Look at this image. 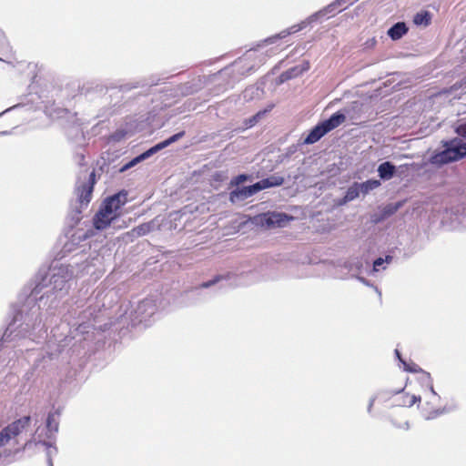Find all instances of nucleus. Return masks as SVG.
Here are the masks:
<instances>
[{"label":"nucleus","mask_w":466,"mask_h":466,"mask_svg":"<svg viewBox=\"0 0 466 466\" xmlns=\"http://www.w3.org/2000/svg\"><path fill=\"white\" fill-rule=\"evenodd\" d=\"M30 416H24L8 424L0 431V447L5 446L13 438L18 436L30 424Z\"/></svg>","instance_id":"obj_3"},{"label":"nucleus","mask_w":466,"mask_h":466,"mask_svg":"<svg viewBox=\"0 0 466 466\" xmlns=\"http://www.w3.org/2000/svg\"><path fill=\"white\" fill-rule=\"evenodd\" d=\"M379 175L382 179H390L395 173V166L390 162H384L379 166Z\"/></svg>","instance_id":"obj_15"},{"label":"nucleus","mask_w":466,"mask_h":466,"mask_svg":"<svg viewBox=\"0 0 466 466\" xmlns=\"http://www.w3.org/2000/svg\"><path fill=\"white\" fill-rule=\"evenodd\" d=\"M400 207V204H396L394 206L389 205L385 208V213L391 215V214L395 213L399 209Z\"/></svg>","instance_id":"obj_27"},{"label":"nucleus","mask_w":466,"mask_h":466,"mask_svg":"<svg viewBox=\"0 0 466 466\" xmlns=\"http://www.w3.org/2000/svg\"><path fill=\"white\" fill-rule=\"evenodd\" d=\"M408 32V27L403 22H399L388 30V35L392 40L400 39Z\"/></svg>","instance_id":"obj_14"},{"label":"nucleus","mask_w":466,"mask_h":466,"mask_svg":"<svg viewBox=\"0 0 466 466\" xmlns=\"http://www.w3.org/2000/svg\"><path fill=\"white\" fill-rule=\"evenodd\" d=\"M328 132L322 122L314 127L307 137L304 139L305 144H314L324 137Z\"/></svg>","instance_id":"obj_10"},{"label":"nucleus","mask_w":466,"mask_h":466,"mask_svg":"<svg viewBox=\"0 0 466 466\" xmlns=\"http://www.w3.org/2000/svg\"><path fill=\"white\" fill-rule=\"evenodd\" d=\"M258 187L257 183L248 187H243L242 188H237L231 191L229 194L230 201L235 202L236 200H242L253 196L254 194L259 191L258 187Z\"/></svg>","instance_id":"obj_9"},{"label":"nucleus","mask_w":466,"mask_h":466,"mask_svg":"<svg viewBox=\"0 0 466 466\" xmlns=\"http://www.w3.org/2000/svg\"><path fill=\"white\" fill-rule=\"evenodd\" d=\"M360 191V184L355 183L353 186L349 187L345 195L346 201H351L359 197Z\"/></svg>","instance_id":"obj_19"},{"label":"nucleus","mask_w":466,"mask_h":466,"mask_svg":"<svg viewBox=\"0 0 466 466\" xmlns=\"http://www.w3.org/2000/svg\"><path fill=\"white\" fill-rule=\"evenodd\" d=\"M291 218L284 213L267 212L249 218L246 222L249 221L256 227L268 229L283 227Z\"/></svg>","instance_id":"obj_2"},{"label":"nucleus","mask_w":466,"mask_h":466,"mask_svg":"<svg viewBox=\"0 0 466 466\" xmlns=\"http://www.w3.org/2000/svg\"><path fill=\"white\" fill-rule=\"evenodd\" d=\"M263 114H264L263 112L259 111L256 115H254L252 117L246 119L245 126L247 127H253L254 125H256L258 123V121L259 120V118L262 116Z\"/></svg>","instance_id":"obj_22"},{"label":"nucleus","mask_w":466,"mask_h":466,"mask_svg":"<svg viewBox=\"0 0 466 466\" xmlns=\"http://www.w3.org/2000/svg\"><path fill=\"white\" fill-rule=\"evenodd\" d=\"M444 412L441 406H433L430 401L425 402L421 407V414L426 420H432Z\"/></svg>","instance_id":"obj_11"},{"label":"nucleus","mask_w":466,"mask_h":466,"mask_svg":"<svg viewBox=\"0 0 466 466\" xmlns=\"http://www.w3.org/2000/svg\"><path fill=\"white\" fill-rule=\"evenodd\" d=\"M431 21V15L429 11H421L417 13L414 16L413 22L415 25H429Z\"/></svg>","instance_id":"obj_16"},{"label":"nucleus","mask_w":466,"mask_h":466,"mask_svg":"<svg viewBox=\"0 0 466 466\" xmlns=\"http://www.w3.org/2000/svg\"><path fill=\"white\" fill-rule=\"evenodd\" d=\"M149 224H141L131 230V235L136 237H141L147 234L150 231Z\"/></svg>","instance_id":"obj_20"},{"label":"nucleus","mask_w":466,"mask_h":466,"mask_svg":"<svg viewBox=\"0 0 466 466\" xmlns=\"http://www.w3.org/2000/svg\"><path fill=\"white\" fill-rule=\"evenodd\" d=\"M417 401H420V397H417L416 395L410 394L404 390H400L394 398L392 404L394 408H409L413 406Z\"/></svg>","instance_id":"obj_8"},{"label":"nucleus","mask_w":466,"mask_h":466,"mask_svg":"<svg viewBox=\"0 0 466 466\" xmlns=\"http://www.w3.org/2000/svg\"><path fill=\"white\" fill-rule=\"evenodd\" d=\"M127 200V192H119L106 198L99 211L94 218V226L96 229H104L111 221L120 216V208Z\"/></svg>","instance_id":"obj_1"},{"label":"nucleus","mask_w":466,"mask_h":466,"mask_svg":"<svg viewBox=\"0 0 466 466\" xmlns=\"http://www.w3.org/2000/svg\"><path fill=\"white\" fill-rule=\"evenodd\" d=\"M387 417L396 429L407 430L409 428L408 414L405 410L392 407L388 412Z\"/></svg>","instance_id":"obj_7"},{"label":"nucleus","mask_w":466,"mask_h":466,"mask_svg":"<svg viewBox=\"0 0 466 466\" xmlns=\"http://www.w3.org/2000/svg\"><path fill=\"white\" fill-rule=\"evenodd\" d=\"M464 157H466V142L461 143L456 139L450 141L447 148L439 155L440 161L442 163L457 161Z\"/></svg>","instance_id":"obj_4"},{"label":"nucleus","mask_w":466,"mask_h":466,"mask_svg":"<svg viewBox=\"0 0 466 466\" xmlns=\"http://www.w3.org/2000/svg\"><path fill=\"white\" fill-rule=\"evenodd\" d=\"M58 413H49L46 419V428L50 432H56L59 427Z\"/></svg>","instance_id":"obj_17"},{"label":"nucleus","mask_w":466,"mask_h":466,"mask_svg":"<svg viewBox=\"0 0 466 466\" xmlns=\"http://www.w3.org/2000/svg\"><path fill=\"white\" fill-rule=\"evenodd\" d=\"M248 177L247 175L240 174L231 180V185L238 186V185L245 182L246 180H248Z\"/></svg>","instance_id":"obj_25"},{"label":"nucleus","mask_w":466,"mask_h":466,"mask_svg":"<svg viewBox=\"0 0 466 466\" xmlns=\"http://www.w3.org/2000/svg\"><path fill=\"white\" fill-rule=\"evenodd\" d=\"M222 279H224L223 276L218 275L212 280H209V281H207V282H203L202 284H200L199 288H201V289L209 288L212 285H214V284L218 283V281H220Z\"/></svg>","instance_id":"obj_24"},{"label":"nucleus","mask_w":466,"mask_h":466,"mask_svg":"<svg viewBox=\"0 0 466 466\" xmlns=\"http://www.w3.org/2000/svg\"><path fill=\"white\" fill-rule=\"evenodd\" d=\"M96 184V172L93 170L88 177L87 182L77 187L76 192L81 203H89L91 200L94 186Z\"/></svg>","instance_id":"obj_6"},{"label":"nucleus","mask_w":466,"mask_h":466,"mask_svg":"<svg viewBox=\"0 0 466 466\" xmlns=\"http://www.w3.org/2000/svg\"><path fill=\"white\" fill-rule=\"evenodd\" d=\"M309 63L308 61H306V62H304L303 67L300 70H298V67H293L289 70V73L296 76L299 73L309 70Z\"/></svg>","instance_id":"obj_26"},{"label":"nucleus","mask_w":466,"mask_h":466,"mask_svg":"<svg viewBox=\"0 0 466 466\" xmlns=\"http://www.w3.org/2000/svg\"><path fill=\"white\" fill-rule=\"evenodd\" d=\"M380 182L376 179H370L360 184V191L362 194H368L370 190L380 187Z\"/></svg>","instance_id":"obj_18"},{"label":"nucleus","mask_w":466,"mask_h":466,"mask_svg":"<svg viewBox=\"0 0 466 466\" xmlns=\"http://www.w3.org/2000/svg\"><path fill=\"white\" fill-rule=\"evenodd\" d=\"M284 183V177L280 176H271L269 177L264 178L257 182L259 191L269 188L272 187H279Z\"/></svg>","instance_id":"obj_12"},{"label":"nucleus","mask_w":466,"mask_h":466,"mask_svg":"<svg viewBox=\"0 0 466 466\" xmlns=\"http://www.w3.org/2000/svg\"><path fill=\"white\" fill-rule=\"evenodd\" d=\"M395 354L397 358L400 360V361L403 363L405 370L410 372H417L419 370V368L416 364L412 363V365H409L401 359L399 350H395Z\"/></svg>","instance_id":"obj_21"},{"label":"nucleus","mask_w":466,"mask_h":466,"mask_svg":"<svg viewBox=\"0 0 466 466\" xmlns=\"http://www.w3.org/2000/svg\"><path fill=\"white\" fill-rule=\"evenodd\" d=\"M185 131L178 132L173 136H171L169 138L157 144L156 146L152 147L143 154H141L139 157H136L128 166L133 165L136 162H138L141 159H145L146 157H150L151 155L157 153L158 150H161L165 148L166 147L169 146L170 144L177 141L179 138L184 137Z\"/></svg>","instance_id":"obj_5"},{"label":"nucleus","mask_w":466,"mask_h":466,"mask_svg":"<svg viewBox=\"0 0 466 466\" xmlns=\"http://www.w3.org/2000/svg\"><path fill=\"white\" fill-rule=\"evenodd\" d=\"M391 260V256H386L385 259H383L382 258H379L373 262V269L375 271H378L380 269V267L384 263V261L390 262Z\"/></svg>","instance_id":"obj_23"},{"label":"nucleus","mask_w":466,"mask_h":466,"mask_svg":"<svg viewBox=\"0 0 466 466\" xmlns=\"http://www.w3.org/2000/svg\"><path fill=\"white\" fill-rule=\"evenodd\" d=\"M346 119L344 114L336 112L329 119L322 122L328 132L341 125Z\"/></svg>","instance_id":"obj_13"},{"label":"nucleus","mask_w":466,"mask_h":466,"mask_svg":"<svg viewBox=\"0 0 466 466\" xmlns=\"http://www.w3.org/2000/svg\"><path fill=\"white\" fill-rule=\"evenodd\" d=\"M432 398H433V400H436L438 399V396L435 394L434 391H432Z\"/></svg>","instance_id":"obj_29"},{"label":"nucleus","mask_w":466,"mask_h":466,"mask_svg":"<svg viewBox=\"0 0 466 466\" xmlns=\"http://www.w3.org/2000/svg\"><path fill=\"white\" fill-rule=\"evenodd\" d=\"M457 133L461 137H466V123L458 127Z\"/></svg>","instance_id":"obj_28"}]
</instances>
